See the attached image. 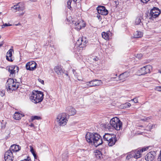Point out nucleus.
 Segmentation results:
<instances>
[{
  "instance_id": "nucleus-1",
  "label": "nucleus",
  "mask_w": 161,
  "mask_h": 161,
  "mask_svg": "<svg viewBox=\"0 0 161 161\" xmlns=\"http://www.w3.org/2000/svg\"><path fill=\"white\" fill-rule=\"evenodd\" d=\"M86 140L87 142L97 147L102 144L103 141L102 138L98 134L95 133L88 132L86 136Z\"/></svg>"
},
{
  "instance_id": "nucleus-2",
  "label": "nucleus",
  "mask_w": 161,
  "mask_h": 161,
  "mask_svg": "<svg viewBox=\"0 0 161 161\" xmlns=\"http://www.w3.org/2000/svg\"><path fill=\"white\" fill-rule=\"evenodd\" d=\"M43 94L39 91H33L30 97L31 101L35 103H37L42 102L43 99Z\"/></svg>"
},
{
  "instance_id": "nucleus-3",
  "label": "nucleus",
  "mask_w": 161,
  "mask_h": 161,
  "mask_svg": "<svg viewBox=\"0 0 161 161\" xmlns=\"http://www.w3.org/2000/svg\"><path fill=\"white\" fill-rule=\"evenodd\" d=\"M110 126L115 129L118 130L122 128V123L119 118L114 117L111 119L110 124L107 125L106 127L109 129Z\"/></svg>"
},
{
  "instance_id": "nucleus-4",
  "label": "nucleus",
  "mask_w": 161,
  "mask_h": 161,
  "mask_svg": "<svg viewBox=\"0 0 161 161\" xmlns=\"http://www.w3.org/2000/svg\"><path fill=\"white\" fill-rule=\"evenodd\" d=\"M104 140L107 141L109 146L111 147L114 145L117 141L116 136L112 134L105 133L103 136Z\"/></svg>"
},
{
  "instance_id": "nucleus-5",
  "label": "nucleus",
  "mask_w": 161,
  "mask_h": 161,
  "mask_svg": "<svg viewBox=\"0 0 161 161\" xmlns=\"http://www.w3.org/2000/svg\"><path fill=\"white\" fill-rule=\"evenodd\" d=\"M6 87L8 90L11 91L15 90L19 87V83L16 82L13 78H9L6 83Z\"/></svg>"
},
{
  "instance_id": "nucleus-6",
  "label": "nucleus",
  "mask_w": 161,
  "mask_h": 161,
  "mask_svg": "<svg viewBox=\"0 0 161 161\" xmlns=\"http://www.w3.org/2000/svg\"><path fill=\"white\" fill-rule=\"evenodd\" d=\"M56 121L59 125H65L67 121L66 114L64 113L59 114L56 119Z\"/></svg>"
},
{
  "instance_id": "nucleus-7",
  "label": "nucleus",
  "mask_w": 161,
  "mask_h": 161,
  "mask_svg": "<svg viewBox=\"0 0 161 161\" xmlns=\"http://www.w3.org/2000/svg\"><path fill=\"white\" fill-rule=\"evenodd\" d=\"M72 23L74 24V27L75 29L77 31H79L82 28L85 26V23L84 21L81 19L73 20L72 21Z\"/></svg>"
},
{
  "instance_id": "nucleus-8",
  "label": "nucleus",
  "mask_w": 161,
  "mask_h": 161,
  "mask_svg": "<svg viewBox=\"0 0 161 161\" xmlns=\"http://www.w3.org/2000/svg\"><path fill=\"white\" fill-rule=\"evenodd\" d=\"M149 31L153 33H158L161 32V26L158 24V23L156 22L151 25Z\"/></svg>"
},
{
  "instance_id": "nucleus-9",
  "label": "nucleus",
  "mask_w": 161,
  "mask_h": 161,
  "mask_svg": "<svg viewBox=\"0 0 161 161\" xmlns=\"http://www.w3.org/2000/svg\"><path fill=\"white\" fill-rule=\"evenodd\" d=\"M161 13V11L158 8L154 7L150 11L149 17V19H153L157 17Z\"/></svg>"
},
{
  "instance_id": "nucleus-10",
  "label": "nucleus",
  "mask_w": 161,
  "mask_h": 161,
  "mask_svg": "<svg viewBox=\"0 0 161 161\" xmlns=\"http://www.w3.org/2000/svg\"><path fill=\"white\" fill-rule=\"evenodd\" d=\"M141 152L140 150L133 151L128 154L126 158L129 159L132 157L136 159L140 158L141 157Z\"/></svg>"
},
{
  "instance_id": "nucleus-11",
  "label": "nucleus",
  "mask_w": 161,
  "mask_h": 161,
  "mask_svg": "<svg viewBox=\"0 0 161 161\" xmlns=\"http://www.w3.org/2000/svg\"><path fill=\"white\" fill-rule=\"evenodd\" d=\"M152 69V66L150 65H147L144 66L139 70L140 74L142 75L149 73Z\"/></svg>"
},
{
  "instance_id": "nucleus-12",
  "label": "nucleus",
  "mask_w": 161,
  "mask_h": 161,
  "mask_svg": "<svg viewBox=\"0 0 161 161\" xmlns=\"http://www.w3.org/2000/svg\"><path fill=\"white\" fill-rule=\"evenodd\" d=\"M102 84L103 82L101 80L96 79L86 83V85L90 87L99 86Z\"/></svg>"
},
{
  "instance_id": "nucleus-13",
  "label": "nucleus",
  "mask_w": 161,
  "mask_h": 161,
  "mask_svg": "<svg viewBox=\"0 0 161 161\" xmlns=\"http://www.w3.org/2000/svg\"><path fill=\"white\" fill-rule=\"evenodd\" d=\"M19 68L17 66H11L9 67L8 70L10 73V76L13 77L16 73L18 71Z\"/></svg>"
},
{
  "instance_id": "nucleus-14",
  "label": "nucleus",
  "mask_w": 161,
  "mask_h": 161,
  "mask_svg": "<svg viewBox=\"0 0 161 161\" xmlns=\"http://www.w3.org/2000/svg\"><path fill=\"white\" fill-rule=\"evenodd\" d=\"M36 64L34 61L28 62L26 64V68L27 70H33L36 68Z\"/></svg>"
},
{
  "instance_id": "nucleus-15",
  "label": "nucleus",
  "mask_w": 161,
  "mask_h": 161,
  "mask_svg": "<svg viewBox=\"0 0 161 161\" xmlns=\"http://www.w3.org/2000/svg\"><path fill=\"white\" fill-rule=\"evenodd\" d=\"M97 9L98 13L102 15H105L108 14V11L104 6H98L97 7Z\"/></svg>"
},
{
  "instance_id": "nucleus-16",
  "label": "nucleus",
  "mask_w": 161,
  "mask_h": 161,
  "mask_svg": "<svg viewBox=\"0 0 161 161\" xmlns=\"http://www.w3.org/2000/svg\"><path fill=\"white\" fill-rule=\"evenodd\" d=\"M13 152L10 150H8L5 154L4 158L5 161H12Z\"/></svg>"
},
{
  "instance_id": "nucleus-17",
  "label": "nucleus",
  "mask_w": 161,
  "mask_h": 161,
  "mask_svg": "<svg viewBox=\"0 0 161 161\" xmlns=\"http://www.w3.org/2000/svg\"><path fill=\"white\" fill-rule=\"evenodd\" d=\"M130 75L129 73L128 72H125L120 74L119 76L118 80H116V81H122L125 80V79L129 77Z\"/></svg>"
},
{
  "instance_id": "nucleus-18",
  "label": "nucleus",
  "mask_w": 161,
  "mask_h": 161,
  "mask_svg": "<svg viewBox=\"0 0 161 161\" xmlns=\"http://www.w3.org/2000/svg\"><path fill=\"white\" fill-rule=\"evenodd\" d=\"M14 9H16L17 11H23L25 9V6L22 3H19L17 5H14L13 7Z\"/></svg>"
},
{
  "instance_id": "nucleus-19",
  "label": "nucleus",
  "mask_w": 161,
  "mask_h": 161,
  "mask_svg": "<svg viewBox=\"0 0 161 161\" xmlns=\"http://www.w3.org/2000/svg\"><path fill=\"white\" fill-rule=\"evenodd\" d=\"M153 152L148 153L145 156V158L146 161H153L154 158Z\"/></svg>"
},
{
  "instance_id": "nucleus-20",
  "label": "nucleus",
  "mask_w": 161,
  "mask_h": 161,
  "mask_svg": "<svg viewBox=\"0 0 161 161\" xmlns=\"http://www.w3.org/2000/svg\"><path fill=\"white\" fill-rule=\"evenodd\" d=\"M20 147L18 145H13L10 147L9 150H10L13 153L19 151L20 149Z\"/></svg>"
},
{
  "instance_id": "nucleus-21",
  "label": "nucleus",
  "mask_w": 161,
  "mask_h": 161,
  "mask_svg": "<svg viewBox=\"0 0 161 161\" xmlns=\"http://www.w3.org/2000/svg\"><path fill=\"white\" fill-rule=\"evenodd\" d=\"M54 70L57 75H63L64 73L62 68L59 66H55L54 68Z\"/></svg>"
},
{
  "instance_id": "nucleus-22",
  "label": "nucleus",
  "mask_w": 161,
  "mask_h": 161,
  "mask_svg": "<svg viewBox=\"0 0 161 161\" xmlns=\"http://www.w3.org/2000/svg\"><path fill=\"white\" fill-rule=\"evenodd\" d=\"M13 51V49H10L7 52L6 56V59L9 61L12 62L13 60L12 59V52Z\"/></svg>"
},
{
  "instance_id": "nucleus-23",
  "label": "nucleus",
  "mask_w": 161,
  "mask_h": 161,
  "mask_svg": "<svg viewBox=\"0 0 161 161\" xmlns=\"http://www.w3.org/2000/svg\"><path fill=\"white\" fill-rule=\"evenodd\" d=\"M67 109L69 111V114L71 115H74L76 113V111L75 109L71 107H67Z\"/></svg>"
},
{
  "instance_id": "nucleus-24",
  "label": "nucleus",
  "mask_w": 161,
  "mask_h": 161,
  "mask_svg": "<svg viewBox=\"0 0 161 161\" xmlns=\"http://www.w3.org/2000/svg\"><path fill=\"white\" fill-rule=\"evenodd\" d=\"M143 36V33L139 31H136L134 34V37L135 38H139Z\"/></svg>"
},
{
  "instance_id": "nucleus-25",
  "label": "nucleus",
  "mask_w": 161,
  "mask_h": 161,
  "mask_svg": "<svg viewBox=\"0 0 161 161\" xmlns=\"http://www.w3.org/2000/svg\"><path fill=\"white\" fill-rule=\"evenodd\" d=\"M22 114H20L19 112H16L14 114V118L16 120H19L21 119Z\"/></svg>"
},
{
  "instance_id": "nucleus-26",
  "label": "nucleus",
  "mask_w": 161,
  "mask_h": 161,
  "mask_svg": "<svg viewBox=\"0 0 161 161\" xmlns=\"http://www.w3.org/2000/svg\"><path fill=\"white\" fill-rule=\"evenodd\" d=\"M80 41H81V44H79L80 45H83L84 46H85L87 42L86 38L83 37H82L80 39H79L78 41V42H80Z\"/></svg>"
},
{
  "instance_id": "nucleus-27",
  "label": "nucleus",
  "mask_w": 161,
  "mask_h": 161,
  "mask_svg": "<svg viewBox=\"0 0 161 161\" xmlns=\"http://www.w3.org/2000/svg\"><path fill=\"white\" fill-rule=\"evenodd\" d=\"M102 37L106 40H108L109 38V36L108 33L103 32L102 33Z\"/></svg>"
},
{
  "instance_id": "nucleus-28",
  "label": "nucleus",
  "mask_w": 161,
  "mask_h": 161,
  "mask_svg": "<svg viewBox=\"0 0 161 161\" xmlns=\"http://www.w3.org/2000/svg\"><path fill=\"white\" fill-rule=\"evenodd\" d=\"M63 160L64 161H67L68 158V153L66 152L65 153H63L62 155Z\"/></svg>"
},
{
  "instance_id": "nucleus-29",
  "label": "nucleus",
  "mask_w": 161,
  "mask_h": 161,
  "mask_svg": "<svg viewBox=\"0 0 161 161\" xmlns=\"http://www.w3.org/2000/svg\"><path fill=\"white\" fill-rule=\"evenodd\" d=\"M155 125L149 124L146 127V130H150L152 129L153 127H154Z\"/></svg>"
},
{
  "instance_id": "nucleus-30",
  "label": "nucleus",
  "mask_w": 161,
  "mask_h": 161,
  "mask_svg": "<svg viewBox=\"0 0 161 161\" xmlns=\"http://www.w3.org/2000/svg\"><path fill=\"white\" fill-rule=\"evenodd\" d=\"M31 121H33L35 119L40 120L41 119V118L40 116H32L31 118Z\"/></svg>"
},
{
  "instance_id": "nucleus-31",
  "label": "nucleus",
  "mask_w": 161,
  "mask_h": 161,
  "mask_svg": "<svg viewBox=\"0 0 161 161\" xmlns=\"http://www.w3.org/2000/svg\"><path fill=\"white\" fill-rule=\"evenodd\" d=\"M141 23V21L140 18L137 17L136 19L135 24L136 25L140 24Z\"/></svg>"
},
{
  "instance_id": "nucleus-32",
  "label": "nucleus",
  "mask_w": 161,
  "mask_h": 161,
  "mask_svg": "<svg viewBox=\"0 0 161 161\" xmlns=\"http://www.w3.org/2000/svg\"><path fill=\"white\" fill-rule=\"evenodd\" d=\"M30 148L31 151V153H32L34 157L35 158H36V154L35 153L33 147L31 146H30Z\"/></svg>"
},
{
  "instance_id": "nucleus-33",
  "label": "nucleus",
  "mask_w": 161,
  "mask_h": 161,
  "mask_svg": "<svg viewBox=\"0 0 161 161\" xmlns=\"http://www.w3.org/2000/svg\"><path fill=\"white\" fill-rule=\"evenodd\" d=\"M71 2L72 0H68L67 2L68 8L69 9L71 8Z\"/></svg>"
},
{
  "instance_id": "nucleus-34",
  "label": "nucleus",
  "mask_w": 161,
  "mask_h": 161,
  "mask_svg": "<svg viewBox=\"0 0 161 161\" xmlns=\"http://www.w3.org/2000/svg\"><path fill=\"white\" fill-rule=\"evenodd\" d=\"M150 119V117H144L143 119H141V120L143 121H147V120Z\"/></svg>"
},
{
  "instance_id": "nucleus-35",
  "label": "nucleus",
  "mask_w": 161,
  "mask_h": 161,
  "mask_svg": "<svg viewBox=\"0 0 161 161\" xmlns=\"http://www.w3.org/2000/svg\"><path fill=\"white\" fill-rule=\"evenodd\" d=\"M5 93V91L4 90H2L0 91V95L3 97L4 96Z\"/></svg>"
},
{
  "instance_id": "nucleus-36",
  "label": "nucleus",
  "mask_w": 161,
  "mask_h": 161,
  "mask_svg": "<svg viewBox=\"0 0 161 161\" xmlns=\"http://www.w3.org/2000/svg\"><path fill=\"white\" fill-rule=\"evenodd\" d=\"M21 161H31V158L29 157H27L26 158L24 159L23 160H21Z\"/></svg>"
},
{
  "instance_id": "nucleus-37",
  "label": "nucleus",
  "mask_w": 161,
  "mask_h": 161,
  "mask_svg": "<svg viewBox=\"0 0 161 161\" xmlns=\"http://www.w3.org/2000/svg\"><path fill=\"white\" fill-rule=\"evenodd\" d=\"M131 101H133L135 103H138V100L137 97H135L134 98L132 99Z\"/></svg>"
},
{
  "instance_id": "nucleus-38",
  "label": "nucleus",
  "mask_w": 161,
  "mask_h": 161,
  "mask_svg": "<svg viewBox=\"0 0 161 161\" xmlns=\"http://www.w3.org/2000/svg\"><path fill=\"white\" fill-rule=\"evenodd\" d=\"M155 89L156 90L160 92V91H161V86H157L155 87Z\"/></svg>"
},
{
  "instance_id": "nucleus-39",
  "label": "nucleus",
  "mask_w": 161,
  "mask_h": 161,
  "mask_svg": "<svg viewBox=\"0 0 161 161\" xmlns=\"http://www.w3.org/2000/svg\"><path fill=\"white\" fill-rule=\"evenodd\" d=\"M12 25L11 24H8L5 23V24H3V25H2V28H3L4 26H11Z\"/></svg>"
},
{
  "instance_id": "nucleus-40",
  "label": "nucleus",
  "mask_w": 161,
  "mask_h": 161,
  "mask_svg": "<svg viewBox=\"0 0 161 161\" xmlns=\"http://www.w3.org/2000/svg\"><path fill=\"white\" fill-rule=\"evenodd\" d=\"M142 57V55L141 54H137L136 56L137 58L140 59Z\"/></svg>"
},
{
  "instance_id": "nucleus-41",
  "label": "nucleus",
  "mask_w": 161,
  "mask_h": 161,
  "mask_svg": "<svg viewBox=\"0 0 161 161\" xmlns=\"http://www.w3.org/2000/svg\"><path fill=\"white\" fill-rule=\"evenodd\" d=\"M148 147H147L145 148H142L141 150H140V151L142 152H143V151H145L147 150L148 149Z\"/></svg>"
},
{
  "instance_id": "nucleus-42",
  "label": "nucleus",
  "mask_w": 161,
  "mask_h": 161,
  "mask_svg": "<svg viewBox=\"0 0 161 161\" xmlns=\"http://www.w3.org/2000/svg\"><path fill=\"white\" fill-rule=\"evenodd\" d=\"M150 0H141V2H142L143 3H147V2H148Z\"/></svg>"
},
{
  "instance_id": "nucleus-43",
  "label": "nucleus",
  "mask_w": 161,
  "mask_h": 161,
  "mask_svg": "<svg viewBox=\"0 0 161 161\" xmlns=\"http://www.w3.org/2000/svg\"><path fill=\"white\" fill-rule=\"evenodd\" d=\"M158 161H161V153H160L157 158Z\"/></svg>"
},
{
  "instance_id": "nucleus-44",
  "label": "nucleus",
  "mask_w": 161,
  "mask_h": 161,
  "mask_svg": "<svg viewBox=\"0 0 161 161\" xmlns=\"http://www.w3.org/2000/svg\"><path fill=\"white\" fill-rule=\"evenodd\" d=\"M38 81L41 83L42 84H44V81L43 80H42L41 79H38Z\"/></svg>"
},
{
  "instance_id": "nucleus-45",
  "label": "nucleus",
  "mask_w": 161,
  "mask_h": 161,
  "mask_svg": "<svg viewBox=\"0 0 161 161\" xmlns=\"http://www.w3.org/2000/svg\"><path fill=\"white\" fill-rule=\"evenodd\" d=\"M96 153H97V155H98V157L100 158V156L101 155V152H100V151H99L98 152H96Z\"/></svg>"
},
{
  "instance_id": "nucleus-46",
  "label": "nucleus",
  "mask_w": 161,
  "mask_h": 161,
  "mask_svg": "<svg viewBox=\"0 0 161 161\" xmlns=\"http://www.w3.org/2000/svg\"><path fill=\"white\" fill-rule=\"evenodd\" d=\"M29 126L31 127H33V128H35V126L34 125V124L33 123H31L30 125H29Z\"/></svg>"
},
{
  "instance_id": "nucleus-47",
  "label": "nucleus",
  "mask_w": 161,
  "mask_h": 161,
  "mask_svg": "<svg viewBox=\"0 0 161 161\" xmlns=\"http://www.w3.org/2000/svg\"><path fill=\"white\" fill-rule=\"evenodd\" d=\"M125 104H126V105H127V106L129 107H130L131 106V104L130 103H126Z\"/></svg>"
},
{
  "instance_id": "nucleus-48",
  "label": "nucleus",
  "mask_w": 161,
  "mask_h": 161,
  "mask_svg": "<svg viewBox=\"0 0 161 161\" xmlns=\"http://www.w3.org/2000/svg\"><path fill=\"white\" fill-rule=\"evenodd\" d=\"M25 13V11H23L22 13H21L19 15L20 16H20L23 15Z\"/></svg>"
},
{
  "instance_id": "nucleus-49",
  "label": "nucleus",
  "mask_w": 161,
  "mask_h": 161,
  "mask_svg": "<svg viewBox=\"0 0 161 161\" xmlns=\"http://www.w3.org/2000/svg\"><path fill=\"white\" fill-rule=\"evenodd\" d=\"M159 43L161 45V38H160V40L159 41Z\"/></svg>"
},
{
  "instance_id": "nucleus-50",
  "label": "nucleus",
  "mask_w": 161,
  "mask_h": 161,
  "mask_svg": "<svg viewBox=\"0 0 161 161\" xmlns=\"http://www.w3.org/2000/svg\"><path fill=\"white\" fill-rule=\"evenodd\" d=\"M100 15H97V17L98 18V19H99V18L100 17Z\"/></svg>"
},
{
  "instance_id": "nucleus-51",
  "label": "nucleus",
  "mask_w": 161,
  "mask_h": 161,
  "mask_svg": "<svg viewBox=\"0 0 161 161\" xmlns=\"http://www.w3.org/2000/svg\"><path fill=\"white\" fill-rule=\"evenodd\" d=\"M77 0H73V1L75 2H76Z\"/></svg>"
},
{
  "instance_id": "nucleus-52",
  "label": "nucleus",
  "mask_w": 161,
  "mask_h": 161,
  "mask_svg": "<svg viewBox=\"0 0 161 161\" xmlns=\"http://www.w3.org/2000/svg\"><path fill=\"white\" fill-rule=\"evenodd\" d=\"M3 45V43L0 44V47H1Z\"/></svg>"
},
{
  "instance_id": "nucleus-53",
  "label": "nucleus",
  "mask_w": 161,
  "mask_h": 161,
  "mask_svg": "<svg viewBox=\"0 0 161 161\" xmlns=\"http://www.w3.org/2000/svg\"><path fill=\"white\" fill-rule=\"evenodd\" d=\"M30 0L32 2H35L36 1L35 0Z\"/></svg>"
},
{
  "instance_id": "nucleus-54",
  "label": "nucleus",
  "mask_w": 161,
  "mask_h": 161,
  "mask_svg": "<svg viewBox=\"0 0 161 161\" xmlns=\"http://www.w3.org/2000/svg\"><path fill=\"white\" fill-rule=\"evenodd\" d=\"M139 127H143V126L142 125H140L139 126Z\"/></svg>"
},
{
  "instance_id": "nucleus-55",
  "label": "nucleus",
  "mask_w": 161,
  "mask_h": 161,
  "mask_svg": "<svg viewBox=\"0 0 161 161\" xmlns=\"http://www.w3.org/2000/svg\"><path fill=\"white\" fill-rule=\"evenodd\" d=\"M66 75H67V76H68V74H66Z\"/></svg>"
},
{
  "instance_id": "nucleus-56",
  "label": "nucleus",
  "mask_w": 161,
  "mask_h": 161,
  "mask_svg": "<svg viewBox=\"0 0 161 161\" xmlns=\"http://www.w3.org/2000/svg\"><path fill=\"white\" fill-rule=\"evenodd\" d=\"M95 60L96 61H97V60H96V58H95Z\"/></svg>"
},
{
  "instance_id": "nucleus-57",
  "label": "nucleus",
  "mask_w": 161,
  "mask_h": 161,
  "mask_svg": "<svg viewBox=\"0 0 161 161\" xmlns=\"http://www.w3.org/2000/svg\"><path fill=\"white\" fill-rule=\"evenodd\" d=\"M160 153H161V150L160 151Z\"/></svg>"
},
{
  "instance_id": "nucleus-58",
  "label": "nucleus",
  "mask_w": 161,
  "mask_h": 161,
  "mask_svg": "<svg viewBox=\"0 0 161 161\" xmlns=\"http://www.w3.org/2000/svg\"><path fill=\"white\" fill-rule=\"evenodd\" d=\"M1 38V36H0V39Z\"/></svg>"
}]
</instances>
